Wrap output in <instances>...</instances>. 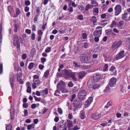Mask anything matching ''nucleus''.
<instances>
[{"mask_svg": "<svg viewBox=\"0 0 130 130\" xmlns=\"http://www.w3.org/2000/svg\"><path fill=\"white\" fill-rule=\"evenodd\" d=\"M44 67V66L41 64H40L39 66V68L40 70L42 69Z\"/></svg>", "mask_w": 130, "mask_h": 130, "instance_id": "774afa93", "label": "nucleus"}, {"mask_svg": "<svg viewBox=\"0 0 130 130\" xmlns=\"http://www.w3.org/2000/svg\"><path fill=\"white\" fill-rule=\"evenodd\" d=\"M73 64L74 65V66L75 68L80 67V66L78 64V63L74 62L73 63Z\"/></svg>", "mask_w": 130, "mask_h": 130, "instance_id": "8fccbe9b", "label": "nucleus"}, {"mask_svg": "<svg viewBox=\"0 0 130 130\" xmlns=\"http://www.w3.org/2000/svg\"><path fill=\"white\" fill-rule=\"evenodd\" d=\"M34 79H38L39 78V77L37 75H35L33 77Z\"/></svg>", "mask_w": 130, "mask_h": 130, "instance_id": "0e129e2a", "label": "nucleus"}, {"mask_svg": "<svg viewBox=\"0 0 130 130\" xmlns=\"http://www.w3.org/2000/svg\"><path fill=\"white\" fill-rule=\"evenodd\" d=\"M36 52L35 49V48H33L32 49L30 53L31 54L34 55L36 53Z\"/></svg>", "mask_w": 130, "mask_h": 130, "instance_id": "de8ad7c7", "label": "nucleus"}, {"mask_svg": "<svg viewBox=\"0 0 130 130\" xmlns=\"http://www.w3.org/2000/svg\"><path fill=\"white\" fill-rule=\"evenodd\" d=\"M16 13L17 15H19L21 13V12L20 10L18 8H17L16 9Z\"/></svg>", "mask_w": 130, "mask_h": 130, "instance_id": "58836bf2", "label": "nucleus"}, {"mask_svg": "<svg viewBox=\"0 0 130 130\" xmlns=\"http://www.w3.org/2000/svg\"><path fill=\"white\" fill-rule=\"evenodd\" d=\"M57 88L59 89L62 93H68V90L65 88V82L62 80H61L57 85Z\"/></svg>", "mask_w": 130, "mask_h": 130, "instance_id": "f03ea898", "label": "nucleus"}, {"mask_svg": "<svg viewBox=\"0 0 130 130\" xmlns=\"http://www.w3.org/2000/svg\"><path fill=\"white\" fill-rule=\"evenodd\" d=\"M14 43H19L20 42L19 41V37L17 35H15L14 36Z\"/></svg>", "mask_w": 130, "mask_h": 130, "instance_id": "412c9836", "label": "nucleus"}, {"mask_svg": "<svg viewBox=\"0 0 130 130\" xmlns=\"http://www.w3.org/2000/svg\"><path fill=\"white\" fill-rule=\"evenodd\" d=\"M102 27L101 26H98L96 27V30L94 31L93 35L94 36H98L99 37L101 34L102 33Z\"/></svg>", "mask_w": 130, "mask_h": 130, "instance_id": "39448f33", "label": "nucleus"}, {"mask_svg": "<svg viewBox=\"0 0 130 130\" xmlns=\"http://www.w3.org/2000/svg\"><path fill=\"white\" fill-rule=\"evenodd\" d=\"M62 73L67 79L71 78L73 80L77 81V79L76 76V72H73L70 70L64 69L62 70Z\"/></svg>", "mask_w": 130, "mask_h": 130, "instance_id": "f257e3e1", "label": "nucleus"}, {"mask_svg": "<svg viewBox=\"0 0 130 130\" xmlns=\"http://www.w3.org/2000/svg\"><path fill=\"white\" fill-rule=\"evenodd\" d=\"M25 32L28 34H29L31 33V30L28 29H26L25 30Z\"/></svg>", "mask_w": 130, "mask_h": 130, "instance_id": "6e6d98bb", "label": "nucleus"}, {"mask_svg": "<svg viewBox=\"0 0 130 130\" xmlns=\"http://www.w3.org/2000/svg\"><path fill=\"white\" fill-rule=\"evenodd\" d=\"M110 71L113 72L111 74V75H115L116 74V70L114 66H112L110 69Z\"/></svg>", "mask_w": 130, "mask_h": 130, "instance_id": "2eb2a0df", "label": "nucleus"}, {"mask_svg": "<svg viewBox=\"0 0 130 130\" xmlns=\"http://www.w3.org/2000/svg\"><path fill=\"white\" fill-rule=\"evenodd\" d=\"M15 28L14 29V31L15 32L17 31V29L19 27L18 25L17 24L15 23L14 25Z\"/></svg>", "mask_w": 130, "mask_h": 130, "instance_id": "f704fd0d", "label": "nucleus"}, {"mask_svg": "<svg viewBox=\"0 0 130 130\" xmlns=\"http://www.w3.org/2000/svg\"><path fill=\"white\" fill-rule=\"evenodd\" d=\"M78 18L80 20H84V18H83V16L82 15H78Z\"/></svg>", "mask_w": 130, "mask_h": 130, "instance_id": "09e8293b", "label": "nucleus"}, {"mask_svg": "<svg viewBox=\"0 0 130 130\" xmlns=\"http://www.w3.org/2000/svg\"><path fill=\"white\" fill-rule=\"evenodd\" d=\"M46 61V59L44 57H42L41 58V62L43 64H44V62Z\"/></svg>", "mask_w": 130, "mask_h": 130, "instance_id": "e433bc0d", "label": "nucleus"}, {"mask_svg": "<svg viewBox=\"0 0 130 130\" xmlns=\"http://www.w3.org/2000/svg\"><path fill=\"white\" fill-rule=\"evenodd\" d=\"M109 86L108 85L106 87L105 89L104 90V91L105 92L108 93L110 91V88Z\"/></svg>", "mask_w": 130, "mask_h": 130, "instance_id": "7c9ffc66", "label": "nucleus"}, {"mask_svg": "<svg viewBox=\"0 0 130 130\" xmlns=\"http://www.w3.org/2000/svg\"><path fill=\"white\" fill-rule=\"evenodd\" d=\"M117 42H115L113 44V45H112V48H114L115 47V48H117Z\"/></svg>", "mask_w": 130, "mask_h": 130, "instance_id": "4d7b16f0", "label": "nucleus"}, {"mask_svg": "<svg viewBox=\"0 0 130 130\" xmlns=\"http://www.w3.org/2000/svg\"><path fill=\"white\" fill-rule=\"evenodd\" d=\"M100 116L101 114H99L98 113H96L92 115V118L93 119L96 120L99 119Z\"/></svg>", "mask_w": 130, "mask_h": 130, "instance_id": "ddd939ff", "label": "nucleus"}, {"mask_svg": "<svg viewBox=\"0 0 130 130\" xmlns=\"http://www.w3.org/2000/svg\"><path fill=\"white\" fill-rule=\"evenodd\" d=\"M8 9L10 13L12 11V7L11 6H8Z\"/></svg>", "mask_w": 130, "mask_h": 130, "instance_id": "c03bdc74", "label": "nucleus"}, {"mask_svg": "<svg viewBox=\"0 0 130 130\" xmlns=\"http://www.w3.org/2000/svg\"><path fill=\"white\" fill-rule=\"evenodd\" d=\"M91 4H97L96 6H98V3L96 2L94 0H91Z\"/></svg>", "mask_w": 130, "mask_h": 130, "instance_id": "680f3d73", "label": "nucleus"}, {"mask_svg": "<svg viewBox=\"0 0 130 130\" xmlns=\"http://www.w3.org/2000/svg\"><path fill=\"white\" fill-rule=\"evenodd\" d=\"M124 24V22L123 21H120L118 23V27L120 29H122V26Z\"/></svg>", "mask_w": 130, "mask_h": 130, "instance_id": "f3484780", "label": "nucleus"}, {"mask_svg": "<svg viewBox=\"0 0 130 130\" xmlns=\"http://www.w3.org/2000/svg\"><path fill=\"white\" fill-rule=\"evenodd\" d=\"M119 1L121 4L123 6H125V2L124 0H119Z\"/></svg>", "mask_w": 130, "mask_h": 130, "instance_id": "a18cd8bd", "label": "nucleus"}, {"mask_svg": "<svg viewBox=\"0 0 130 130\" xmlns=\"http://www.w3.org/2000/svg\"><path fill=\"white\" fill-rule=\"evenodd\" d=\"M80 61L83 63H88V57L85 54H81L79 56Z\"/></svg>", "mask_w": 130, "mask_h": 130, "instance_id": "20e7f679", "label": "nucleus"}, {"mask_svg": "<svg viewBox=\"0 0 130 130\" xmlns=\"http://www.w3.org/2000/svg\"><path fill=\"white\" fill-rule=\"evenodd\" d=\"M108 65L107 64H105L103 67V71L105 72L108 71Z\"/></svg>", "mask_w": 130, "mask_h": 130, "instance_id": "c85d7f7f", "label": "nucleus"}, {"mask_svg": "<svg viewBox=\"0 0 130 130\" xmlns=\"http://www.w3.org/2000/svg\"><path fill=\"white\" fill-rule=\"evenodd\" d=\"M84 45L85 48H87L88 47V44L87 42H85L84 43Z\"/></svg>", "mask_w": 130, "mask_h": 130, "instance_id": "69168bd1", "label": "nucleus"}, {"mask_svg": "<svg viewBox=\"0 0 130 130\" xmlns=\"http://www.w3.org/2000/svg\"><path fill=\"white\" fill-rule=\"evenodd\" d=\"M117 48H118L120 47L122 44V41H119L117 42Z\"/></svg>", "mask_w": 130, "mask_h": 130, "instance_id": "37998d69", "label": "nucleus"}, {"mask_svg": "<svg viewBox=\"0 0 130 130\" xmlns=\"http://www.w3.org/2000/svg\"><path fill=\"white\" fill-rule=\"evenodd\" d=\"M35 34L34 33L32 34L31 36V39L32 40H34L35 39Z\"/></svg>", "mask_w": 130, "mask_h": 130, "instance_id": "13d9d810", "label": "nucleus"}, {"mask_svg": "<svg viewBox=\"0 0 130 130\" xmlns=\"http://www.w3.org/2000/svg\"><path fill=\"white\" fill-rule=\"evenodd\" d=\"M74 106L77 108H80L82 107V102L79 101L75 100L73 103Z\"/></svg>", "mask_w": 130, "mask_h": 130, "instance_id": "6e6552de", "label": "nucleus"}, {"mask_svg": "<svg viewBox=\"0 0 130 130\" xmlns=\"http://www.w3.org/2000/svg\"><path fill=\"white\" fill-rule=\"evenodd\" d=\"M125 55L124 51L123 50L122 51L116 55V59L117 60L121 59Z\"/></svg>", "mask_w": 130, "mask_h": 130, "instance_id": "0eeeda50", "label": "nucleus"}, {"mask_svg": "<svg viewBox=\"0 0 130 130\" xmlns=\"http://www.w3.org/2000/svg\"><path fill=\"white\" fill-rule=\"evenodd\" d=\"M27 55L25 54H23L22 55V58L23 60L25 59L27 57Z\"/></svg>", "mask_w": 130, "mask_h": 130, "instance_id": "864d4df0", "label": "nucleus"}, {"mask_svg": "<svg viewBox=\"0 0 130 130\" xmlns=\"http://www.w3.org/2000/svg\"><path fill=\"white\" fill-rule=\"evenodd\" d=\"M93 101V98L92 97H89L86 102L85 105H89Z\"/></svg>", "mask_w": 130, "mask_h": 130, "instance_id": "4468645a", "label": "nucleus"}, {"mask_svg": "<svg viewBox=\"0 0 130 130\" xmlns=\"http://www.w3.org/2000/svg\"><path fill=\"white\" fill-rule=\"evenodd\" d=\"M68 86L69 87H72L74 86V84L72 81H70L68 83Z\"/></svg>", "mask_w": 130, "mask_h": 130, "instance_id": "72a5a7b5", "label": "nucleus"}, {"mask_svg": "<svg viewBox=\"0 0 130 130\" xmlns=\"http://www.w3.org/2000/svg\"><path fill=\"white\" fill-rule=\"evenodd\" d=\"M82 36L83 39H85L87 38V36L86 34L84 33L82 34Z\"/></svg>", "mask_w": 130, "mask_h": 130, "instance_id": "603ef678", "label": "nucleus"}, {"mask_svg": "<svg viewBox=\"0 0 130 130\" xmlns=\"http://www.w3.org/2000/svg\"><path fill=\"white\" fill-rule=\"evenodd\" d=\"M51 48L50 47H47L45 50V52L46 53H49L51 51Z\"/></svg>", "mask_w": 130, "mask_h": 130, "instance_id": "c9c22d12", "label": "nucleus"}, {"mask_svg": "<svg viewBox=\"0 0 130 130\" xmlns=\"http://www.w3.org/2000/svg\"><path fill=\"white\" fill-rule=\"evenodd\" d=\"M126 87V85L125 83L120 85V91L123 92L125 90Z\"/></svg>", "mask_w": 130, "mask_h": 130, "instance_id": "dca6fc26", "label": "nucleus"}, {"mask_svg": "<svg viewBox=\"0 0 130 130\" xmlns=\"http://www.w3.org/2000/svg\"><path fill=\"white\" fill-rule=\"evenodd\" d=\"M99 9L98 8H95L93 9V13L95 15H97L99 13Z\"/></svg>", "mask_w": 130, "mask_h": 130, "instance_id": "393cba45", "label": "nucleus"}, {"mask_svg": "<svg viewBox=\"0 0 130 130\" xmlns=\"http://www.w3.org/2000/svg\"><path fill=\"white\" fill-rule=\"evenodd\" d=\"M33 81L35 84H39L40 83V81L39 79H33Z\"/></svg>", "mask_w": 130, "mask_h": 130, "instance_id": "2f4dec72", "label": "nucleus"}, {"mask_svg": "<svg viewBox=\"0 0 130 130\" xmlns=\"http://www.w3.org/2000/svg\"><path fill=\"white\" fill-rule=\"evenodd\" d=\"M101 78V75L99 73H95L93 75V80L95 82L99 81Z\"/></svg>", "mask_w": 130, "mask_h": 130, "instance_id": "1a4fd4ad", "label": "nucleus"}, {"mask_svg": "<svg viewBox=\"0 0 130 130\" xmlns=\"http://www.w3.org/2000/svg\"><path fill=\"white\" fill-rule=\"evenodd\" d=\"M106 16V14L105 13H103L101 15V18L102 19H104Z\"/></svg>", "mask_w": 130, "mask_h": 130, "instance_id": "338daca9", "label": "nucleus"}, {"mask_svg": "<svg viewBox=\"0 0 130 130\" xmlns=\"http://www.w3.org/2000/svg\"><path fill=\"white\" fill-rule=\"evenodd\" d=\"M58 111L60 114L62 113V111L60 108H58Z\"/></svg>", "mask_w": 130, "mask_h": 130, "instance_id": "052dcab7", "label": "nucleus"}, {"mask_svg": "<svg viewBox=\"0 0 130 130\" xmlns=\"http://www.w3.org/2000/svg\"><path fill=\"white\" fill-rule=\"evenodd\" d=\"M38 34L39 36H41L42 35L43 32L42 30H40L38 31Z\"/></svg>", "mask_w": 130, "mask_h": 130, "instance_id": "5fc2aeb1", "label": "nucleus"}, {"mask_svg": "<svg viewBox=\"0 0 130 130\" xmlns=\"http://www.w3.org/2000/svg\"><path fill=\"white\" fill-rule=\"evenodd\" d=\"M23 108H26L28 107V105L27 103H24L23 104Z\"/></svg>", "mask_w": 130, "mask_h": 130, "instance_id": "3c124183", "label": "nucleus"}, {"mask_svg": "<svg viewBox=\"0 0 130 130\" xmlns=\"http://www.w3.org/2000/svg\"><path fill=\"white\" fill-rule=\"evenodd\" d=\"M116 79L115 77H112L109 80L108 85L111 87H115L116 85Z\"/></svg>", "mask_w": 130, "mask_h": 130, "instance_id": "423d86ee", "label": "nucleus"}, {"mask_svg": "<svg viewBox=\"0 0 130 130\" xmlns=\"http://www.w3.org/2000/svg\"><path fill=\"white\" fill-rule=\"evenodd\" d=\"M25 4L26 6H28L30 5V1H25Z\"/></svg>", "mask_w": 130, "mask_h": 130, "instance_id": "49530a36", "label": "nucleus"}, {"mask_svg": "<svg viewBox=\"0 0 130 130\" xmlns=\"http://www.w3.org/2000/svg\"><path fill=\"white\" fill-rule=\"evenodd\" d=\"M68 125L67 126L68 128H70L73 126V123L72 121L69 120H67V121Z\"/></svg>", "mask_w": 130, "mask_h": 130, "instance_id": "aec40b11", "label": "nucleus"}, {"mask_svg": "<svg viewBox=\"0 0 130 130\" xmlns=\"http://www.w3.org/2000/svg\"><path fill=\"white\" fill-rule=\"evenodd\" d=\"M127 14V13H125L122 14V18L124 20L126 18Z\"/></svg>", "mask_w": 130, "mask_h": 130, "instance_id": "a19ab883", "label": "nucleus"}, {"mask_svg": "<svg viewBox=\"0 0 130 130\" xmlns=\"http://www.w3.org/2000/svg\"><path fill=\"white\" fill-rule=\"evenodd\" d=\"M90 21L91 22L92 21L93 22V24L96 23L97 21L96 17L94 16H92L90 19Z\"/></svg>", "mask_w": 130, "mask_h": 130, "instance_id": "4be33fe9", "label": "nucleus"}, {"mask_svg": "<svg viewBox=\"0 0 130 130\" xmlns=\"http://www.w3.org/2000/svg\"><path fill=\"white\" fill-rule=\"evenodd\" d=\"M37 106L35 104H33L31 105V107L32 109H34Z\"/></svg>", "mask_w": 130, "mask_h": 130, "instance_id": "e2e57ef3", "label": "nucleus"}, {"mask_svg": "<svg viewBox=\"0 0 130 130\" xmlns=\"http://www.w3.org/2000/svg\"><path fill=\"white\" fill-rule=\"evenodd\" d=\"M12 128V126L11 124H9L6 126V130H11Z\"/></svg>", "mask_w": 130, "mask_h": 130, "instance_id": "c756f323", "label": "nucleus"}, {"mask_svg": "<svg viewBox=\"0 0 130 130\" xmlns=\"http://www.w3.org/2000/svg\"><path fill=\"white\" fill-rule=\"evenodd\" d=\"M14 108H12L11 109L10 111V116L11 119L12 120L14 119Z\"/></svg>", "mask_w": 130, "mask_h": 130, "instance_id": "6ab92c4d", "label": "nucleus"}, {"mask_svg": "<svg viewBox=\"0 0 130 130\" xmlns=\"http://www.w3.org/2000/svg\"><path fill=\"white\" fill-rule=\"evenodd\" d=\"M35 125L34 124H32L28 125L27 129L28 130H30L31 128H34Z\"/></svg>", "mask_w": 130, "mask_h": 130, "instance_id": "bb28decb", "label": "nucleus"}, {"mask_svg": "<svg viewBox=\"0 0 130 130\" xmlns=\"http://www.w3.org/2000/svg\"><path fill=\"white\" fill-rule=\"evenodd\" d=\"M86 73L84 71H81L78 72L77 74V77L79 79H83L85 76Z\"/></svg>", "mask_w": 130, "mask_h": 130, "instance_id": "9b49d317", "label": "nucleus"}, {"mask_svg": "<svg viewBox=\"0 0 130 130\" xmlns=\"http://www.w3.org/2000/svg\"><path fill=\"white\" fill-rule=\"evenodd\" d=\"M40 92L43 95H47L48 93V90L47 88H46L44 90H41Z\"/></svg>", "mask_w": 130, "mask_h": 130, "instance_id": "5701e85b", "label": "nucleus"}, {"mask_svg": "<svg viewBox=\"0 0 130 130\" xmlns=\"http://www.w3.org/2000/svg\"><path fill=\"white\" fill-rule=\"evenodd\" d=\"M49 70H46L44 73V76L45 78H46L48 77L49 75Z\"/></svg>", "mask_w": 130, "mask_h": 130, "instance_id": "a878e982", "label": "nucleus"}, {"mask_svg": "<svg viewBox=\"0 0 130 130\" xmlns=\"http://www.w3.org/2000/svg\"><path fill=\"white\" fill-rule=\"evenodd\" d=\"M115 13L116 15H118L120 12L121 10V6L119 5H116L115 8Z\"/></svg>", "mask_w": 130, "mask_h": 130, "instance_id": "9d476101", "label": "nucleus"}, {"mask_svg": "<svg viewBox=\"0 0 130 130\" xmlns=\"http://www.w3.org/2000/svg\"><path fill=\"white\" fill-rule=\"evenodd\" d=\"M95 50L97 52H100L102 50V47L100 46H98L95 47Z\"/></svg>", "mask_w": 130, "mask_h": 130, "instance_id": "b1692460", "label": "nucleus"}, {"mask_svg": "<svg viewBox=\"0 0 130 130\" xmlns=\"http://www.w3.org/2000/svg\"><path fill=\"white\" fill-rule=\"evenodd\" d=\"M80 116L81 119H84L85 117V112L83 110L81 111L80 113Z\"/></svg>", "mask_w": 130, "mask_h": 130, "instance_id": "a211bd4d", "label": "nucleus"}, {"mask_svg": "<svg viewBox=\"0 0 130 130\" xmlns=\"http://www.w3.org/2000/svg\"><path fill=\"white\" fill-rule=\"evenodd\" d=\"M27 92L28 93H31V87H27Z\"/></svg>", "mask_w": 130, "mask_h": 130, "instance_id": "79ce46f5", "label": "nucleus"}, {"mask_svg": "<svg viewBox=\"0 0 130 130\" xmlns=\"http://www.w3.org/2000/svg\"><path fill=\"white\" fill-rule=\"evenodd\" d=\"M117 24V23L115 21H113L110 25V27L111 28L116 27Z\"/></svg>", "mask_w": 130, "mask_h": 130, "instance_id": "cd10ccee", "label": "nucleus"}, {"mask_svg": "<svg viewBox=\"0 0 130 130\" xmlns=\"http://www.w3.org/2000/svg\"><path fill=\"white\" fill-rule=\"evenodd\" d=\"M89 87L90 88H92L93 89H98L100 87V85L99 84L96 83L94 84H90Z\"/></svg>", "mask_w": 130, "mask_h": 130, "instance_id": "f8f14e48", "label": "nucleus"}, {"mask_svg": "<svg viewBox=\"0 0 130 130\" xmlns=\"http://www.w3.org/2000/svg\"><path fill=\"white\" fill-rule=\"evenodd\" d=\"M99 37H98V36L97 37H95L94 38V40L96 42H98L99 41Z\"/></svg>", "mask_w": 130, "mask_h": 130, "instance_id": "bf43d9fd", "label": "nucleus"}, {"mask_svg": "<svg viewBox=\"0 0 130 130\" xmlns=\"http://www.w3.org/2000/svg\"><path fill=\"white\" fill-rule=\"evenodd\" d=\"M76 97V95L75 94H74L72 95L71 96V99L70 100V101L71 102L73 101V100Z\"/></svg>", "mask_w": 130, "mask_h": 130, "instance_id": "4c0bfd02", "label": "nucleus"}, {"mask_svg": "<svg viewBox=\"0 0 130 130\" xmlns=\"http://www.w3.org/2000/svg\"><path fill=\"white\" fill-rule=\"evenodd\" d=\"M87 95L86 92L84 89L80 90L78 94V97L81 101H82L86 99Z\"/></svg>", "mask_w": 130, "mask_h": 130, "instance_id": "7ed1b4c3", "label": "nucleus"}, {"mask_svg": "<svg viewBox=\"0 0 130 130\" xmlns=\"http://www.w3.org/2000/svg\"><path fill=\"white\" fill-rule=\"evenodd\" d=\"M34 98L35 100L36 101H40L41 100V98L37 97L35 96H34Z\"/></svg>", "mask_w": 130, "mask_h": 130, "instance_id": "ea45409f", "label": "nucleus"}, {"mask_svg": "<svg viewBox=\"0 0 130 130\" xmlns=\"http://www.w3.org/2000/svg\"><path fill=\"white\" fill-rule=\"evenodd\" d=\"M34 63L33 62L30 63L28 66V68L31 70L34 67Z\"/></svg>", "mask_w": 130, "mask_h": 130, "instance_id": "473e14b6", "label": "nucleus"}]
</instances>
